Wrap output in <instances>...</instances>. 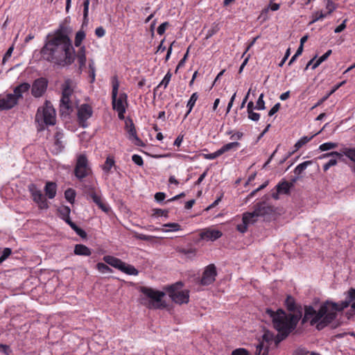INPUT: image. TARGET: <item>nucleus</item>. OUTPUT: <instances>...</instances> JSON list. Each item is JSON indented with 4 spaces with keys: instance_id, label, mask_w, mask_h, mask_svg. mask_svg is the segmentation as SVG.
I'll use <instances>...</instances> for the list:
<instances>
[{
    "instance_id": "39",
    "label": "nucleus",
    "mask_w": 355,
    "mask_h": 355,
    "mask_svg": "<svg viewBox=\"0 0 355 355\" xmlns=\"http://www.w3.org/2000/svg\"><path fill=\"white\" fill-rule=\"evenodd\" d=\"M268 349L266 347L264 348L263 343H260L257 345L255 355H267Z\"/></svg>"
},
{
    "instance_id": "6",
    "label": "nucleus",
    "mask_w": 355,
    "mask_h": 355,
    "mask_svg": "<svg viewBox=\"0 0 355 355\" xmlns=\"http://www.w3.org/2000/svg\"><path fill=\"white\" fill-rule=\"evenodd\" d=\"M268 200L269 196H265L260 202L254 205L252 212H248L245 219L247 220V217H250L253 218L257 221L259 217L267 218L272 215L275 212V208L268 202Z\"/></svg>"
},
{
    "instance_id": "19",
    "label": "nucleus",
    "mask_w": 355,
    "mask_h": 355,
    "mask_svg": "<svg viewBox=\"0 0 355 355\" xmlns=\"http://www.w3.org/2000/svg\"><path fill=\"white\" fill-rule=\"evenodd\" d=\"M31 87V85L27 83H24L17 86L14 89L15 97L16 98L17 102L18 103V100L22 98L23 94L28 92Z\"/></svg>"
},
{
    "instance_id": "63",
    "label": "nucleus",
    "mask_w": 355,
    "mask_h": 355,
    "mask_svg": "<svg viewBox=\"0 0 355 355\" xmlns=\"http://www.w3.org/2000/svg\"><path fill=\"white\" fill-rule=\"evenodd\" d=\"M232 355H248V352L245 349H237L232 352Z\"/></svg>"
},
{
    "instance_id": "1",
    "label": "nucleus",
    "mask_w": 355,
    "mask_h": 355,
    "mask_svg": "<svg viewBox=\"0 0 355 355\" xmlns=\"http://www.w3.org/2000/svg\"><path fill=\"white\" fill-rule=\"evenodd\" d=\"M349 305L352 309H355L354 288H350L348 291L346 300L340 304L326 301L320 306L318 309H315L311 306H306L302 322H309L318 330H322L336 319L338 311H343Z\"/></svg>"
},
{
    "instance_id": "42",
    "label": "nucleus",
    "mask_w": 355,
    "mask_h": 355,
    "mask_svg": "<svg viewBox=\"0 0 355 355\" xmlns=\"http://www.w3.org/2000/svg\"><path fill=\"white\" fill-rule=\"evenodd\" d=\"M327 16V13H323L322 11H318L313 14V20L310 24H313L315 21L322 19Z\"/></svg>"
},
{
    "instance_id": "55",
    "label": "nucleus",
    "mask_w": 355,
    "mask_h": 355,
    "mask_svg": "<svg viewBox=\"0 0 355 355\" xmlns=\"http://www.w3.org/2000/svg\"><path fill=\"white\" fill-rule=\"evenodd\" d=\"M220 151L219 150H216V152L213 153H209V154H204L203 156L205 159H216V157L220 156Z\"/></svg>"
},
{
    "instance_id": "15",
    "label": "nucleus",
    "mask_w": 355,
    "mask_h": 355,
    "mask_svg": "<svg viewBox=\"0 0 355 355\" xmlns=\"http://www.w3.org/2000/svg\"><path fill=\"white\" fill-rule=\"evenodd\" d=\"M17 104L16 98L12 94H8L0 97V110H10Z\"/></svg>"
},
{
    "instance_id": "23",
    "label": "nucleus",
    "mask_w": 355,
    "mask_h": 355,
    "mask_svg": "<svg viewBox=\"0 0 355 355\" xmlns=\"http://www.w3.org/2000/svg\"><path fill=\"white\" fill-rule=\"evenodd\" d=\"M74 254L81 256H89L92 254L91 250L83 244H77L74 248Z\"/></svg>"
},
{
    "instance_id": "21",
    "label": "nucleus",
    "mask_w": 355,
    "mask_h": 355,
    "mask_svg": "<svg viewBox=\"0 0 355 355\" xmlns=\"http://www.w3.org/2000/svg\"><path fill=\"white\" fill-rule=\"evenodd\" d=\"M44 191L46 196L49 199H53L55 198L57 191V185L55 182H47L44 187Z\"/></svg>"
},
{
    "instance_id": "51",
    "label": "nucleus",
    "mask_w": 355,
    "mask_h": 355,
    "mask_svg": "<svg viewBox=\"0 0 355 355\" xmlns=\"http://www.w3.org/2000/svg\"><path fill=\"white\" fill-rule=\"evenodd\" d=\"M326 8L328 10L327 15H329L336 9V6L332 1L327 0L326 3Z\"/></svg>"
},
{
    "instance_id": "49",
    "label": "nucleus",
    "mask_w": 355,
    "mask_h": 355,
    "mask_svg": "<svg viewBox=\"0 0 355 355\" xmlns=\"http://www.w3.org/2000/svg\"><path fill=\"white\" fill-rule=\"evenodd\" d=\"M336 157H332V158L323 166L324 171H327L330 167L337 164V159Z\"/></svg>"
},
{
    "instance_id": "61",
    "label": "nucleus",
    "mask_w": 355,
    "mask_h": 355,
    "mask_svg": "<svg viewBox=\"0 0 355 355\" xmlns=\"http://www.w3.org/2000/svg\"><path fill=\"white\" fill-rule=\"evenodd\" d=\"M280 108V103H276L269 111L268 116H272L274 115L276 112H278V110Z\"/></svg>"
},
{
    "instance_id": "50",
    "label": "nucleus",
    "mask_w": 355,
    "mask_h": 355,
    "mask_svg": "<svg viewBox=\"0 0 355 355\" xmlns=\"http://www.w3.org/2000/svg\"><path fill=\"white\" fill-rule=\"evenodd\" d=\"M219 30L218 25L213 26L211 28L207 31L205 38L207 40L216 34Z\"/></svg>"
},
{
    "instance_id": "64",
    "label": "nucleus",
    "mask_w": 355,
    "mask_h": 355,
    "mask_svg": "<svg viewBox=\"0 0 355 355\" xmlns=\"http://www.w3.org/2000/svg\"><path fill=\"white\" fill-rule=\"evenodd\" d=\"M95 34L97 37H102L105 35V31L103 27L100 26L96 28Z\"/></svg>"
},
{
    "instance_id": "12",
    "label": "nucleus",
    "mask_w": 355,
    "mask_h": 355,
    "mask_svg": "<svg viewBox=\"0 0 355 355\" xmlns=\"http://www.w3.org/2000/svg\"><path fill=\"white\" fill-rule=\"evenodd\" d=\"M48 81L44 78L36 79L32 85L31 93L35 98L41 97L46 90Z\"/></svg>"
},
{
    "instance_id": "25",
    "label": "nucleus",
    "mask_w": 355,
    "mask_h": 355,
    "mask_svg": "<svg viewBox=\"0 0 355 355\" xmlns=\"http://www.w3.org/2000/svg\"><path fill=\"white\" fill-rule=\"evenodd\" d=\"M278 189V192H280L282 194L288 195L290 194V191L291 187L288 184V182L286 180L280 181L275 187Z\"/></svg>"
},
{
    "instance_id": "7",
    "label": "nucleus",
    "mask_w": 355,
    "mask_h": 355,
    "mask_svg": "<svg viewBox=\"0 0 355 355\" xmlns=\"http://www.w3.org/2000/svg\"><path fill=\"white\" fill-rule=\"evenodd\" d=\"M141 293L148 300H145L144 304L149 309H162L166 306L165 302L162 300L165 293L162 291L154 290L148 287H141Z\"/></svg>"
},
{
    "instance_id": "17",
    "label": "nucleus",
    "mask_w": 355,
    "mask_h": 355,
    "mask_svg": "<svg viewBox=\"0 0 355 355\" xmlns=\"http://www.w3.org/2000/svg\"><path fill=\"white\" fill-rule=\"evenodd\" d=\"M222 234L219 230L207 229L200 234V237L207 241H215L221 237Z\"/></svg>"
},
{
    "instance_id": "44",
    "label": "nucleus",
    "mask_w": 355,
    "mask_h": 355,
    "mask_svg": "<svg viewBox=\"0 0 355 355\" xmlns=\"http://www.w3.org/2000/svg\"><path fill=\"white\" fill-rule=\"evenodd\" d=\"M329 157H338L340 159L343 157V154L339 153L338 152H336V151H334V152H331V153H324V154L320 155V157H318V159H324V158Z\"/></svg>"
},
{
    "instance_id": "35",
    "label": "nucleus",
    "mask_w": 355,
    "mask_h": 355,
    "mask_svg": "<svg viewBox=\"0 0 355 355\" xmlns=\"http://www.w3.org/2000/svg\"><path fill=\"white\" fill-rule=\"evenodd\" d=\"M338 146L337 143L327 142L320 145L318 150L320 151H327L331 149L336 148Z\"/></svg>"
},
{
    "instance_id": "22",
    "label": "nucleus",
    "mask_w": 355,
    "mask_h": 355,
    "mask_svg": "<svg viewBox=\"0 0 355 355\" xmlns=\"http://www.w3.org/2000/svg\"><path fill=\"white\" fill-rule=\"evenodd\" d=\"M248 215V212L244 213L243 215V223L237 225L236 229L238 231H239L241 233H244L247 231L248 225L250 224H253L255 223V219L253 218L247 217V220L245 219V216Z\"/></svg>"
},
{
    "instance_id": "59",
    "label": "nucleus",
    "mask_w": 355,
    "mask_h": 355,
    "mask_svg": "<svg viewBox=\"0 0 355 355\" xmlns=\"http://www.w3.org/2000/svg\"><path fill=\"white\" fill-rule=\"evenodd\" d=\"M14 50V47L13 46H10L8 51H6V53H5L3 58V60H2V62L3 64H5L6 62L8 60V59L9 58H10L12 53V51Z\"/></svg>"
},
{
    "instance_id": "47",
    "label": "nucleus",
    "mask_w": 355,
    "mask_h": 355,
    "mask_svg": "<svg viewBox=\"0 0 355 355\" xmlns=\"http://www.w3.org/2000/svg\"><path fill=\"white\" fill-rule=\"evenodd\" d=\"M12 253V250L9 248H6L2 252V254L0 257V264L3 263Z\"/></svg>"
},
{
    "instance_id": "8",
    "label": "nucleus",
    "mask_w": 355,
    "mask_h": 355,
    "mask_svg": "<svg viewBox=\"0 0 355 355\" xmlns=\"http://www.w3.org/2000/svg\"><path fill=\"white\" fill-rule=\"evenodd\" d=\"M35 121L38 123H44L49 125L55 123V111L50 102L46 101L43 107L37 109Z\"/></svg>"
},
{
    "instance_id": "46",
    "label": "nucleus",
    "mask_w": 355,
    "mask_h": 355,
    "mask_svg": "<svg viewBox=\"0 0 355 355\" xmlns=\"http://www.w3.org/2000/svg\"><path fill=\"white\" fill-rule=\"evenodd\" d=\"M286 305L288 310L293 311L295 309V300L291 296H288L286 300Z\"/></svg>"
},
{
    "instance_id": "13",
    "label": "nucleus",
    "mask_w": 355,
    "mask_h": 355,
    "mask_svg": "<svg viewBox=\"0 0 355 355\" xmlns=\"http://www.w3.org/2000/svg\"><path fill=\"white\" fill-rule=\"evenodd\" d=\"M93 114L92 107L88 104H82L78 109V118L82 127L87 126V120Z\"/></svg>"
},
{
    "instance_id": "3",
    "label": "nucleus",
    "mask_w": 355,
    "mask_h": 355,
    "mask_svg": "<svg viewBox=\"0 0 355 355\" xmlns=\"http://www.w3.org/2000/svg\"><path fill=\"white\" fill-rule=\"evenodd\" d=\"M266 315L271 319L274 328L278 331L275 339L276 344L286 338L295 329L300 320L298 315L286 313L282 309L274 311L267 309Z\"/></svg>"
},
{
    "instance_id": "26",
    "label": "nucleus",
    "mask_w": 355,
    "mask_h": 355,
    "mask_svg": "<svg viewBox=\"0 0 355 355\" xmlns=\"http://www.w3.org/2000/svg\"><path fill=\"white\" fill-rule=\"evenodd\" d=\"M128 132L129 135L130 139L135 140V144L137 146H141L142 141L138 138L137 135L136 129L132 122L130 123V126L128 127Z\"/></svg>"
},
{
    "instance_id": "16",
    "label": "nucleus",
    "mask_w": 355,
    "mask_h": 355,
    "mask_svg": "<svg viewBox=\"0 0 355 355\" xmlns=\"http://www.w3.org/2000/svg\"><path fill=\"white\" fill-rule=\"evenodd\" d=\"M87 189L90 197L92 198L93 201L98 206V207L103 211L107 212L109 211V208L102 202L101 196H98L95 193L94 187L92 186H88L87 187Z\"/></svg>"
},
{
    "instance_id": "2",
    "label": "nucleus",
    "mask_w": 355,
    "mask_h": 355,
    "mask_svg": "<svg viewBox=\"0 0 355 355\" xmlns=\"http://www.w3.org/2000/svg\"><path fill=\"white\" fill-rule=\"evenodd\" d=\"M41 55L44 60L61 66L70 65L74 62L75 50L64 26H60L46 42Z\"/></svg>"
},
{
    "instance_id": "38",
    "label": "nucleus",
    "mask_w": 355,
    "mask_h": 355,
    "mask_svg": "<svg viewBox=\"0 0 355 355\" xmlns=\"http://www.w3.org/2000/svg\"><path fill=\"white\" fill-rule=\"evenodd\" d=\"M114 160L112 158H110V157H107L103 166V171L108 173L111 169V168L114 166Z\"/></svg>"
},
{
    "instance_id": "9",
    "label": "nucleus",
    "mask_w": 355,
    "mask_h": 355,
    "mask_svg": "<svg viewBox=\"0 0 355 355\" xmlns=\"http://www.w3.org/2000/svg\"><path fill=\"white\" fill-rule=\"evenodd\" d=\"M182 283L177 282L171 285L168 288V295L171 300L176 304H182L189 302V291L182 290Z\"/></svg>"
},
{
    "instance_id": "54",
    "label": "nucleus",
    "mask_w": 355,
    "mask_h": 355,
    "mask_svg": "<svg viewBox=\"0 0 355 355\" xmlns=\"http://www.w3.org/2000/svg\"><path fill=\"white\" fill-rule=\"evenodd\" d=\"M132 162L138 166H142L144 164V161L142 157L139 155H133L132 156Z\"/></svg>"
},
{
    "instance_id": "57",
    "label": "nucleus",
    "mask_w": 355,
    "mask_h": 355,
    "mask_svg": "<svg viewBox=\"0 0 355 355\" xmlns=\"http://www.w3.org/2000/svg\"><path fill=\"white\" fill-rule=\"evenodd\" d=\"M248 118L250 120L254 121H257L259 120L260 114L259 113L254 112L253 111H252V112H248Z\"/></svg>"
},
{
    "instance_id": "4",
    "label": "nucleus",
    "mask_w": 355,
    "mask_h": 355,
    "mask_svg": "<svg viewBox=\"0 0 355 355\" xmlns=\"http://www.w3.org/2000/svg\"><path fill=\"white\" fill-rule=\"evenodd\" d=\"M76 83L71 79H66L61 86L62 96L60 103V112L62 115H69L73 112V104L71 97Z\"/></svg>"
},
{
    "instance_id": "48",
    "label": "nucleus",
    "mask_w": 355,
    "mask_h": 355,
    "mask_svg": "<svg viewBox=\"0 0 355 355\" xmlns=\"http://www.w3.org/2000/svg\"><path fill=\"white\" fill-rule=\"evenodd\" d=\"M89 76L92 78V82H94L95 80L96 69H95L94 62L93 60H89Z\"/></svg>"
},
{
    "instance_id": "5",
    "label": "nucleus",
    "mask_w": 355,
    "mask_h": 355,
    "mask_svg": "<svg viewBox=\"0 0 355 355\" xmlns=\"http://www.w3.org/2000/svg\"><path fill=\"white\" fill-rule=\"evenodd\" d=\"M112 100L113 109L118 112L119 118L122 120L124 119V113L125 112V103H126L127 95L123 93L121 94L119 97H117L119 82L116 76H114L112 78Z\"/></svg>"
},
{
    "instance_id": "24",
    "label": "nucleus",
    "mask_w": 355,
    "mask_h": 355,
    "mask_svg": "<svg viewBox=\"0 0 355 355\" xmlns=\"http://www.w3.org/2000/svg\"><path fill=\"white\" fill-rule=\"evenodd\" d=\"M77 59L79 64V69L82 70L85 67L86 64V55H85V47L82 46L78 51Z\"/></svg>"
},
{
    "instance_id": "32",
    "label": "nucleus",
    "mask_w": 355,
    "mask_h": 355,
    "mask_svg": "<svg viewBox=\"0 0 355 355\" xmlns=\"http://www.w3.org/2000/svg\"><path fill=\"white\" fill-rule=\"evenodd\" d=\"M198 95L196 92L193 93L189 100L187 107H188V111L187 114L184 116V118L187 117V116L189 114V113L191 112L193 106L195 105V103L196 101L198 100Z\"/></svg>"
},
{
    "instance_id": "62",
    "label": "nucleus",
    "mask_w": 355,
    "mask_h": 355,
    "mask_svg": "<svg viewBox=\"0 0 355 355\" xmlns=\"http://www.w3.org/2000/svg\"><path fill=\"white\" fill-rule=\"evenodd\" d=\"M168 214V211L167 210H164V209H153V215H155V216H166Z\"/></svg>"
},
{
    "instance_id": "29",
    "label": "nucleus",
    "mask_w": 355,
    "mask_h": 355,
    "mask_svg": "<svg viewBox=\"0 0 355 355\" xmlns=\"http://www.w3.org/2000/svg\"><path fill=\"white\" fill-rule=\"evenodd\" d=\"M339 153H342L343 156L345 155L351 161L355 162V148H347L344 147L340 150Z\"/></svg>"
},
{
    "instance_id": "53",
    "label": "nucleus",
    "mask_w": 355,
    "mask_h": 355,
    "mask_svg": "<svg viewBox=\"0 0 355 355\" xmlns=\"http://www.w3.org/2000/svg\"><path fill=\"white\" fill-rule=\"evenodd\" d=\"M268 184V181H266L263 184H262L261 186H259L257 189H256L255 190L252 191L248 196V198H252L257 192H258L260 190H262L264 188H266L267 187V185Z\"/></svg>"
},
{
    "instance_id": "40",
    "label": "nucleus",
    "mask_w": 355,
    "mask_h": 355,
    "mask_svg": "<svg viewBox=\"0 0 355 355\" xmlns=\"http://www.w3.org/2000/svg\"><path fill=\"white\" fill-rule=\"evenodd\" d=\"M164 227H171L170 230H164V232H176V231L180 230V229H181L180 228V225L178 223H166V224L164 225Z\"/></svg>"
},
{
    "instance_id": "11",
    "label": "nucleus",
    "mask_w": 355,
    "mask_h": 355,
    "mask_svg": "<svg viewBox=\"0 0 355 355\" xmlns=\"http://www.w3.org/2000/svg\"><path fill=\"white\" fill-rule=\"evenodd\" d=\"M28 189L31 195L33 200L37 205L39 209H47L49 208V204L46 197L35 184H30L28 186Z\"/></svg>"
},
{
    "instance_id": "30",
    "label": "nucleus",
    "mask_w": 355,
    "mask_h": 355,
    "mask_svg": "<svg viewBox=\"0 0 355 355\" xmlns=\"http://www.w3.org/2000/svg\"><path fill=\"white\" fill-rule=\"evenodd\" d=\"M60 218L65 222L70 219L69 215L71 209L68 206H61L58 209Z\"/></svg>"
},
{
    "instance_id": "43",
    "label": "nucleus",
    "mask_w": 355,
    "mask_h": 355,
    "mask_svg": "<svg viewBox=\"0 0 355 355\" xmlns=\"http://www.w3.org/2000/svg\"><path fill=\"white\" fill-rule=\"evenodd\" d=\"M265 102L263 101V94H261L257 101L255 109L258 110H265Z\"/></svg>"
},
{
    "instance_id": "36",
    "label": "nucleus",
    "mask_w": 355,
    "mask_h": 355,
    "mask_svg": "<svg viewBox=\"0 0 355 355\" xmlns=\"http://www.w3.org/2000/svg\"><path fill=\"white\" fill-rule=\"evenodd\" d=\"M64 197L67 201L71 203H73L76 197V192L72 189H68L64 192Z\"/></svg>"
},
{
    "instance_id": "33",
    "label": "nucleus",
    "mask_w": 355,
    "mask_h": 355,
    "mask_svg": "<svg viewBox=\"0 0 355 355\" xmlns=\"http://www.w3.org/2000/svg\"><path fill=\"white\" fill-rule=\"evenodd\" d=\"M312 164V161H305L297 165L294 169V173L297 175H301L306 168Z\"/></svg>"
},
{
    "instance_id": "34",
    "label": "nucleus",
    "mask_w": 355,
    "mask_h": 355,
    "mask_svg": "<svg viewBox=\"0 0 355 355\" xmlns=\"http://www.w3.org/2000/svg\"><path fill=\"white\" fill-rule=\"evenodd\" d=\"M331 53H332L331 50H328L324 55H322L321 57H320L318 58V60L315 62V63L313 64V67H311L312 69H315L322 62L325 61L329 57V55L331 54Z\"/></svg>"
},
{
    "instance_id": "31",
    "label": "nucleus",
    "mask_w": 355,
    "mask_h": 355,
    "mask_svg": "<svg viewBox=\"0 0 355 355\" xmlns=\"http://www.w3.org/2000/svg\"><path fill=\"white\" fill-rule=\"evenodd\" d=\"M120 270L130 275H137L139 272L133 266L127 264L125 262H123V266H121Z\"/></svg>"
},
{
    "instance_id": "14",
    "label": "nucleus",
    "mask_w": 355,
    "mask_h": 355,
    "mask_svg": "<svg viewBox=\"0 0 355 355\" xmlns=\"http://www.w3.org/2000/svg\"><path fill=\"white\" fill-rule=\"evenodd\" d=\"M217 275L216 268L214 264H210L206 267L203 272L201 279V284L202 285H209L215 281Z\"/></svg>"
},
{
    "instance_id": "37",
    "label": "nucleus",
    "mask_w": 355,
    "mask_h": 355,
    "mask_svg": "<svg viewBox=\"0 0 355 355\" xmlns=\"http://www.w3.org/2000/svg\"><path fill=\"white\" fill-rule=\"evenodd\" d=\"M85 38V33L83 31H79L76 33L74 44L76 46H79L83 40Z\"/></svg>"
},
{
    "instance_id": "18",
    "label": "nucleus",
    "mask_w": 355,
    "mask_h": 355,
    "mask_svg": "<svg viewBox=\"0 0 355 355\" xmlns=\"http://www.w3.org/2000/svg\"><path fill=\"white\" fill-rule=\"evenodd\" d=\"M55 141L53 151L55 153H60L64 148V135L60 132H57L55 135Z\"/></svg>"
},
{
    "instance_id": "58",
    "label": "nucleus",
    "mask_w": 355,
    "mask_h": 355,
    "mask_svg": "<svg viewBox=\"0 0 355 355\" xmlns=\"http://www.w3.org/2000/svg\"><path fill=\"white\" fill-rule=\"evenodd\" d=\"M188 54H189V49L187 50V53L184 54L183 58H182L180 60V61L179 62V63H178V66H177V67L175 69V73L178 72V70L180 68H181V67H182L184 66V63L186 62V60L187 58Z\"/></svg>"
},
{
    "instance_id": "52",
    "label": "nucleus",
    "mask_w": 355,
    "mask_h": 355,
    "mask_svg": "<svg viewBox=\"0 0 355 355\" xmlns=\"http://www.w3.org/2000/svg\"><path fill=\"white\" fill-rule=\"evenodd\" d=\"M89 0H85L83 2V17L85 21L87 20L88 11H89Z\"/></svg>"
},
{
    "instance_id": "28",
    "label": "nucleus",
    "mask_w": 355,
    "mask_h": 355,
    "mask_svg": "<svg viewBox=\"0 0 355 355\" xmlns=\"http://www.w3.org/2000/svg\"><path fill=\"white\" fill-rule=\"evenodd\" d=\"M240 146V144L237 141L230 142L223 146L219 150L220 155L230 150H236Z\"/></svg>"
},
{
    "instance_id": "10",
    "label": "nucleus",
    "mask_w": 355,
    "mask_h": 355,
    "mask_svg": "<svg viewBox=\"0 0 355 355\" xmlns=\"http://www.w3.org/2000/svg\"><path fill=\"white\" fill-rule=\"evenodd\" d=\"M92 173L89 166L87 157L85 154H80L77 156L76 164L74 168L75 176L80 180L87 177Z\"/></svg>"
},
{
    "instance_id": "60",
    "label": "nucleus",
    "mask_w": 355,
    "mask_h": 355,
    "mask_svg": "<svg viewBox=\"0 0 355 355\" xmlns=\"http://www.w3.org/2000/svg\"><path fill=\"white\" fill-rule=\"evenodd\" d=\"M0 351H1L4 354L6 355H9L12 352L10 347L3 344L0 345Z\"/></svg>"
},
{
    "instance_id": "41",
    "label": "nucleus",
    "mask_w": 355,
    "mask_h": 355,
    "mask_svg": "<svg viewBox=\"0 0 355 355\" xmlns=\"http://www.w3.org/2000/svg\"><path fill=\"white\" fill-rule=\"evenodd\" d=\"M98 270L101 273H107L112 271L111 268L103 263H98L96 265Z\"/></svg>"
},
{
    "instance_id": "56",
    "label": "nucleus",
    "mask_w": 355,
    "mask_h": 355,
    "mask_svg": "<svg viewBox=\"0 0 355 355\" xmlns=\"http://www.w3.org/2000/svg\"><path fill=\"white\" fill-rule=\"evenodd\" d=\"M168 25L169 24L168 22H164L162 24H160L157 30V33L160 35H163Z\"/></svg>"
},
{
    "instance_id": "45",
    "label": "nucleus",
    "mask_w": 355,
    "mask_h": 355,
    "mask_svg": "<svg viewBox=\"0 0 355 355\" xmlns=\"http://www.w3.org/2000/svg\"><path fill=\"white\" fill-rule=\"evenodd\" d=\"M171 76L172 74L170 73V71H168L166 75L164 77L163 80H162V82L159 84V85L157 86V87H159L161 86H164V88H166V87L168 86L170 80H171Z\"/></svg>"
},
{
    "instance_id": "20",
    "label": "nucleus",
    "mask_w": 355,
    "mask_h": 355,
    "mask_svg": "<svg viewBox=\"0 0 355 355\" xmlns=\"http://www.w3.org/2000/svg\"><path fill=\"white\" fill-rule=\"evenodd\" d=\"M103 261L106 263L119 270H120L121 266H123V261L118 258L110 255L105 256L103 257Z\"/></svg>"
},
{
    "instance_id": "27",
    "label": "nucleus",
    "mask_w": 355,
    "mask_h": 355,
    "mask_svg": "<svg viewBox=\"0 0 355 355\" xmlns=\"http://www.w3.org/2000/svg\"><path fill=\"white\" fill-rule=\"evenodd\" d=\"M320 132H317L314 135H312L310 137L304 136L300 138L295 144L294 147L295 148V150H299L303 146L306 144L308 142H309L315 135H318Z\"/></svg>"
}]
</instances>
